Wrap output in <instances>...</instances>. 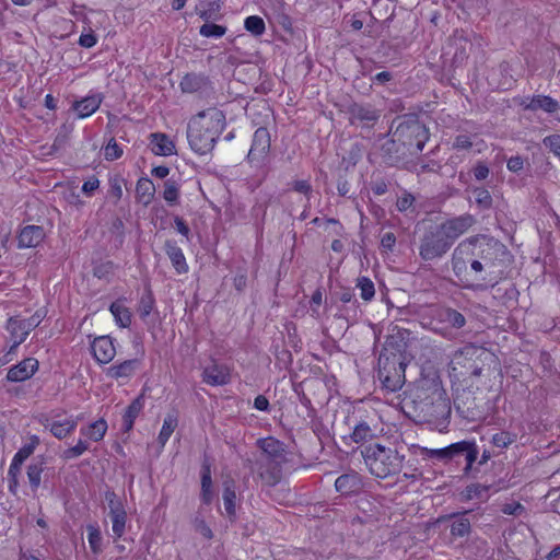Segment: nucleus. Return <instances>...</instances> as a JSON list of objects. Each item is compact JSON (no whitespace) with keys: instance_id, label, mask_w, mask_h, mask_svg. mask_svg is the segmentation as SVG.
I'll use <instances>...</instances> for the list:
<instances>
[{"instance_id":"52","label":"nucleus","mask_w":560,"mask_h":560,"mask_svg":"<svg viewBox=\"0 0 560 560\" xmlns=\"http://www.w3.org/2000/svg\"><path fill=\"white\" fill-rule=\"evenodd\" d=\"M413 197L409 194H406L397 200V208L399 211H406L411 207Z\"/></svg>"},{"instance_id":"59","label":"nucleus","mask_w":560,"mask_h":560,"mask_svg":"<svg viewBox=\"0 0 560 560\" xmlns=\"http://www.w3.org/2000/svg\"><path fill=\"white\" fill-rule=\"evenodd\" d=\"M417 136L421 138L417 143V149L418 151H422L424 143L429 138L427 129L424 127L419 128V132L417 133Z\"/></svg>"},{"instance_id":"39","label":"nucleus","mask_w":560,"mask_h":560,"mask_svg":"<svg viewBox=\"0 0 560 560\" xmlns=\"http://www.w3.org/2000/svg\"><path fill=\"white\" fill-rule=\"evenodd\" d=\"M43 467L42 464H34L27 468V478L32 488L37 489L40 485Z\"/></svg>"},{"instance_id":"5","label":"nucleus","mask_w":560,"mask_h":560,"mask_svg":"<svg viewBox=\"0 0 560 560\" xmlns=\"http://www.w3.org/2000/svg\"><path fill=\"white\" fill-rule=\"evenodd\" d=\"M45 316L46 312L38 310L27 319L15 316L8 320L7 330L10 334V341L12 342L11 351L26 339L31 330L37 327Z\"/></svg>"},{"instance_id":"36","label":"nucleus","mask_w":560,"mask_h":560,"mask_svg":"<svg viewBox=\"0 0 560 560\" xmlns=\"http://www.w3.org/2000/svg\"><path fill=\"white\" fill-rule=\"evenodd\" d=\"M200 35L203 37H222L226 33V28L222 25L206 23L200 27Z\"/></svg>"},{"instance_id":"64","label":"nucleus","mask_w":560,"mask_h":560,"mask_svg":"<svg viewBox=\"0 0 560 560\" xmlns=\"http://www.w3.org/2000/svg\"><path fill=\"white\" fill-rule=\"evenodd\" d=\"M560 557V546L555 547L547 556L548 560Z\"/></svg>"},{"instance_id":"10","label":"nucleus","mask_w":560,"mask_h":560,"mask_svg":"<svg viewBox=\"0 0 560 560\" xmlns=\"http://www.w3.org/2000/svg\"><path fill=\"white\" fill-rule=\"evenodd\" d=\"M112 530L115 538H120L126 529L127 512L114 493L107 495Z\"/></svg>"},{"instance_id":"32","label":"nucleus","mask_w":560,"mask_h":560,"mask_svg":"<svg viewBox=\"0 0 560 560\" xmlns=\"http://www.w3.org/2000/svg\"><path fill=\"white\" fill-rule=\"evenodd\" d=\"M375 436V430H373L368 423H358L351 433V439L355 443H364L372 440Z\"/></svg>"},{"instance_id":"53","label":"nucleus","mask_w":560,"mask_h":560,"mask_svg":"<svg viewBox=\"0 0 560 560\" xmlns=\"http://www.w3.org/2000/svg\"><path fill=\"white\" fill-rule=\"evenodd\" d=\"M487 489L481 487L480 485H471L466 489V497L468 499L481 497L482 492H486Z\"/></svg>"},{"instance_id":"16","label":"nucleus","mask_w":560,"mask_h":560,"mask_svg":"<svg viewBox=\"0 0 560 560\" xmlns=\"http://www.w3.org/2000/svg\"><path fill=\"white\" fill-rule=\"evenodd\" d=\"M362 487V478L354 471L341 475L335 481L336 490L343 495L357 494L361 491Z\"/></svg>"},{"instance_id":"15","label":"nucleus","mask_w":560,"mask_h":560,"mask_svg":"<svg viewBox=\"0 0 560 560\" xmlns=\"http://www.w3.org/2000/svg\"><path fill=\"white\" fill-rule=\"evenodd\" d=\"M202 378L212 386L225 385L231 380V371L226 365L213 363L203 370Z\"/></svg>"},{"instance_id":"2","label":"nucleus","mask_w":560,"mask_h":560,"mask_svg":"<svg viewBox=\"0 0 560 560\" xmlns=\"http://www.w3.org/2000/svg\"><path fill=\"white\" fill-rule=\"evenodd\" d=\"M370 472L377 478H386L398 472L405 456L397 450L381 444H370L361 452Z\"/></svg>"},{"instance_id":"21","label":"nucleus","mask_w":560,"mask_h":560,"mask_svg":"<svg viewBox=\"0 0 560 560\" xmlns=\"http://www.w3.org/2000/svg\"><path fill=\"white\" fill-rule=\"evenodd\" d=\"M109 311L116 325L120 328H128L131 325L132 314L126 305L125 300H117L113 302L109 306Z\"/></svg>"},{"instance_id":"61","label":"nucleus","mask_w":560,"mask_h":560,"mask_svg":"<svg viewBox=\"0 0 560 560\" xmlns=\"http://www.w3.org/2000/svg\"><path fill=\"white\" fill-rule=\"evenodd\" d=\"M170 173L166 166H156L152 170V174L158 178H165Z\"/></svg>"},{"instance_id":"47","label":"nucleus","mask_w":560,"mask_h":560,"mask_svg":"<svg viewBox=\"0 0 560 560\" xmlns=\"http://www.w3.org/2000/svg\"><path fill=\"white\" fill-rule=\"evenodd\" d=\"M195 529L197 533H199L206 539L212 538V530L203 520H201V518L195 520Z\"/></svg>"},{"instance_id":"45","label":"nucleus","mask_w":560,"mask_h":560,"mask_svg":"<svg viewBox=\"0 0 560 560\" xmlns=\"http://www.w3.org/2000/svg\"><path fill=\"white\" fill-rule=\"evenodd\" d=\"M153 308V299L149 294L147 296H143L139 303L138 313L140 317L145 318L150 315L151 311Z\"/></svg>"},{"instance_id":"9","label":"nucleus","mask_w":560,"mask_h":560,"mask_svg":"<svg viewBox=\"0 0 560 560\" xmlns=\"http://www.w3.org/2000/svg\"><path fill=\"white\" fill-rule=\"evenodd\" d=\"M45 429L58 440H63L71 435L78 427V419L73 416H55L46 419Z\"/></svg>"},{"instance_id":"11","label":"nucleus","mask_w":560,"mask_h":560,"mask_svg":"<svg viewBox=\"0 0 560 560\" xmlns=\"http://www.w3.org/2000/svg\"><path fill=\"white\" fill-rule=\"evenodd\" d=\"M270 149V135L266 128H258L253 137L248 161L259 164L265 161Z\"/></svg>"},{"instance_id":"35","label":"nucleus","mask_w":560,"mask_h":560,"mask_svg":"<svg viewBox=\"0 0 560 560\" xmlns=\"http://www.w3.org/2000/svg\"><path fill=\"white\" fill-rule=\"evenodd\" d=\"M244 27L255 36H260L266 30L264 20L258 15L247 16L244 21Z\"/></svg>"},{"instance_id":"19","label":"nucleus","mask_w":560,"mask_h":560,"mask_svg":"<svg viewBox=\"0 0 560 560\" xmlns=\"http://www.w3.org/2000/svg\"><path fill=\"white\" fill-rule=\"evenodd\" d=\"M522 105L526 109H530V110L541 109L549 114L555 113L560 108L559 103L556 100H553L552 97L547 96V95H536V96H533L532 98H526L525 101H523Z\"/></svg>"},{"instance_id":"31","label":"nucleus","mask_w":560,"mask_h":560,"mask_svg":"<svg viewBox=\"0 0 560 560\" xmlns=\"http://www.w3.org/2000/svg\"><path fill=\"white\" fill-rule=\"evenodd\" d=\"M177 423L178 421L175 415H167L164 418L163 425L158 438L161 447H164V445L173 434L174 430L176 429Z\"/></svg>"},{"instance_id":"57","label":"nucleus","mask_w":560,"mask_h":560,"mask_svg":"<svg viewBox=\"0 0 560 560\" xmlns=\"http://www.w3.org/2000/svg\"><path fill=\"white\" fill-rule=\"evenodd\" d=\"M474 175L479 180L485 179L489 175V168L483 164H479L475 167Z\"/></svg>"},{"instance_id":"3","label":"nucleus","mask_w":560,"mask_h":560,"mask_svg":"<svg viewBox=\"0 0 560 560\" xmlns=\"http://www.w3.org/2000/svg\"><path fill=\"white\" fill-rule=\"evenodd\" d=\"M262 456L259 459V475L266 485H276L280 479V465L285 459L283 445L273 438L259 440Z\"/></svg>"},{"instance_id":"8","label":"nucleus","mask_w":560,"mask_h":560,"mask_svg":"<svg viewBox=\"0 0 560 560\" xmlns=\"http://www.w3.org/2000/svg\"><path fill=\"white\" fill-rule=\"evenodd\" d=\"M463 452H467V462L469 465L476 460L477 451L474 447V444L466 442V441L454 443L444 448H438V450L422 448V454H425L429 457H436V458H451L455 454L463 453Z\"/></svg>"},{"instance_id":"49","label":"nucleus","mask_w":560,"mask_h":560,"mask_svg":"<svg viewBox=\"0 0 560 560\" xmlns=\"http://www.w3.org/2000/svg\"><path fill=\"white\" fill-rule=\"evenodd\" d=\"M524 511V506L517 502L506 503L502 508V512L508 515H518Z\"/></svg>"},{"instance_id":"33","label":"nucleus","mask_w":560,"mask_h":560,"mask_svg":"<svg viewBox=\"0 0 560 560\" xmlns=\"http://www.w3.org/2000/svg\"><path fill=\"white\" fill-rule=\"evenodd\" d=\"M88 541L93 553L98 555L103 550V537L97 525L90 524L86 527Z\"/></svg>"},{"instance_id":"44","label":"nucleus","mask_w":560,"mask_h":560,"mask_svg":"<svg viewBox=\"0 0 560 560\" xmlns=\"http://www.w3.org/2000/svg\"><path fill=\"white\" fill-rule=\"evenodd\" d=\"M445 320L456 328H460L465 325V317L453 310H447L445 312Z\"/></svg>"},{"instance_id":"27","label":"nucleus","mask_w":560,"mask_h":560,"mask_svg":"<svg viewBox=\"0 0 560 560\" xmlns=\"http://www.w3.org/2000/svg\"><path fill=\"white\" fill-rule=\"evenodd\" d=\"M138 365V360H127L120 364L112 365L107 370V375L113 378L129 377L135 373Z\"/></svg>"},{"instance_id":"6","label":"nucleus","mask_w":560,"mask_h":560,"mask_svg":"<svg viewBox=\"0 0 560 560\" xmlns=\"http://www.w3.org/2000/svg\"><path fill=\"white\" fill-rule=\"evenodd\" d=\"M480 352L481 349L476 346H465L454 354L452 359V370L457 371L458 368L465 369V371L458 372L463 376L479 375L480 368L475 364L474 358H477Z\"/></svg>"},{"instance_id":"24","label":"nucleus","mask_w":560,"mask_h":560,"mask_svg":"<svg viewBox=\"0 0 560 560\" xmlns=\"http://www.w3.org/2000/svg\"><path fill=\"white\" fill-rule=\"evenodd\" d=\"M166 254L179 275L188 272V265L183 250L172 242L166 243Z\"/></svg>"},{"instance_id":"20","label":"nucleus","mask_w":560,"mask_h":560,"mask_svg":"<svg viewBox=\"0 0 560 560\" xmlns=\"http://www.w3.org/2000/svg\"><path fill=\"white\" fill-rule=\"evenodd\" d=\"M39 444V439L37 436H32L30 443L25 444L23 447H21L18 453L14 455L12 463L9 468V474L13 477L20 471V468L24 460L28 458L33 452L35 451L36 446Z\"/></svg>"},{"instance_id":"56","label":"nucleus","mask_w":560,"mask_h":560,"mask_svg":"<svg viewBox=\"0 0 560 560\" xmlns=\"http://www.w3.org/2000/svg\"><path fill=\"white\" fill-rule=\"evenodd\" d=\"M454 147L457 149H468L471 147V141L467 136H458L455 139Z\"/></svg>"},{"instance_id":"23","label":"nucleus","mask_w":560,"mask_h":560,"mask_svg":"<svg viewBox=\"0 0 560 560\" xmlns=\"http://www.w3.org/2000/svg\"><path fill=\"white\" fill-rule=\"evenodd\" d=\"M108 425L105 419L101 418L90 424L80 429V434L86 440L92 442H100L104 439Z\"/></svg>"},{"instance_id":"30","label":"nucleus","mask_w":560,"mask_h":560,"mask_svg":"<svg viewBox=\"0 0 560 560\" xmlns=\"http://www.w3.org/2000/svg\"><path fill=\"white\" fill-rule=\"evenodd\" d=\"M143 408V399L142 397L136 398L126 409L122 422L126 431L131 430L133 427L135 420L139 416Z\"/></svg>"},{"instance_id":"17","label":"nucleus","mask_w":560,"mask_h":560,"mask_svg":"<svg viewBox=\"0 0 560 560\" xmlns=\"http://www.w3.org/2000/svg\"><path fill=\"white\" fill-rule=\"evenodd\" d=\"M45 231L38 225L24 226L18 237L20 248H33L38 246L45 238Z\"/></svg>"},{"instance_id":"48","label":"nucleus","mask_w":560,"mask_h":560,"mask_svg":"<svg viewBox=\"0 0 560 560\" xmlns=\"http://www.w3.org/2000/svg\"><path fill=\"white\" fill-rule=\"evenodd\" d=\"M96 43H97V38L92 32L86 33V34H81V36L79 37V44L85 48H91V47L95 46Z\"/></svg>"},{"instance_id":"14","label":"nucleus","mask_w":560,"mask_h":560,"mask_svg":"<svg viewBox=\"0 0 560 560\" xmlns=\"http://www.w3.org/2000/svg\"><path fill=\"white\" fill-rule=\"evenodd\" d=\"M91 351L94 359L100 364L109 363L116 355L114 341L108 336H100L95 338L91 345Z\"/></svg>"},{"instance_id":"12","label":"nucleus","mask_w":560,"mask_h":560,"mask_svg":"<svg viewBox=\"0 0 560 560\" xmlns=\"http://www.w3.org/2000/svg\"><path fill=\"white\" fill-rule=\"evenodd\" d=\"M475 223V219L470 214L462 215L443 223L439 230L445 236L450 244L464 234L472 224Z\"/></svg>"},{"instance_id":"29","label":"nucleus","mask_w":560,"mask_h":560,"mask_svg":"<svg viewBox=\"0 0 560 560\" xmlns=\"http://www.w3.org/2000/svg\"><path fill=\"white\" fill-rule=\"evenodd\" d=\"M136 191L139 200L149 205L154 197L155 186L151 179L142 177L137 183Z\"/></svg>"},{"instance_id":"40","label":"nucleus","mask_w":560,"mask_h":560,"mask_svg":"<svg viewBox=\"0 0 560 560\" xmlns=\"http://www.w3.org/2000/svg\"><path fill=\"white\" fill-rule=\"evenodd\" d=\"M515 439H516L515 434H512L510 432H500V433H495L492 436V443L497 447L504 448V447H508L509 445H511L515 441Z\"/></svg>"},{"instance_id":"62","label":"nucleus","mask_w":560,"mask_h":560,"mask_svg":"<svg viewBox=\"0 0 560 560\" xmlns=\"http://www.w3.org/2000/svg\"><path fill=\"white\" fill-rule=\"evenodd\" d=\"M395 244V237L392 233H387L382 237V245L386 248H392Z\"/></svg>"},{"instance_id":"38","label":"nucleus","mask_w":560,"mask_h":560,"mask_svg":"<svg viewBox=\"0 0 560 560\" xmlns=\"http://www.w3.org/2000/svg\"><path fill=\"white\" fill-rule=\"evenodd\" d=\"M470 523L465 517H457L453 521L451 525V533L454 536H465L469 533Z\"/></svg>"},{"instance_id":"63","label":"nucleus","mask_w":560,"mask_h":560,"mask_svg":"<svg viewBox=\"0 0 560 560\" xmlns=\"http://www.w3.org/2000/svg\"><path fill=\"white\" fill-rule=\"evenodd\" d=\"M469 264H470V269L476 273L481 272L483 269L481 261H479L478 259H475L474 257L471 258Z\"/></svg>"},{"instance_id":"13","label":"nucleus","mask_w":560,"mask_h":560,"mask_svg":"<svg viewBox=\"0 0 560 560\" xmlns=\"http://www.w3.org/2000/svg\"><path fill=\"white\" fill-rule=\"evenodd\" d=\"M38 366L37 359L26 358L9 369L7 380L14 383L30 380L37 372Z\"/></svg>"},{"instance_id":"55","label":"nucleus","mask_w":560,"mask_h":560,"mask_svg":"<svg viewBox=\"0 0 560 560\" xmlns=\"http://www.w3.org/2000/svg\"><path fill=\"white\" fill-rule=\"evenodd\" d=\"M100 186V180L97 178H90L83 183L82 191L85 194H91L96 190Z\"/></svg>"},{"instance_id":"60","label":"nucleus","mask_w":560,"mask_h":560,"mask_svg":"<svg viewBox=\"0 0 560 560\" xmlns=\"http://www.w3.org/2000/svg\"><path fill=\"white\" fill-rule=\"evenodd\" d=\"M294 189L302 194H307L311 190V186L306 180H298L294 184Z\"/></svg>"},{"instance_id":"28","label":"nucleus","mask_w":560,"mask_h":560,"mask_svg":"<svg viewBox=\"0 0 560 560\" xmlns=\"http://www.w3.org/2000/svg\"><path fill=\"white\" fill-rule=\"evenodd\" d=\"M201 501L205 504H210L214 498V490L212 487L211 470L208 465H205L201 470Z\"/></svg>"},{"instance_id":"25","label":"nucleus","mask_w":560,"mask_h":560,"mask_svg":"<svg viewBox=\"0 0 560 560\" xmlns=\"http://www.w3.org/2000/svg\"><path fill=\"white\" fill-rule=\"evenodd\" d=\"M222 500L225 515L231 521H234L236 517V492L235 486L232 482L224 483Z\"/></svg>"},{"instance_id":"22","label":"nucleus","mask_w":560,"mask_h":560,"mask_svg":"<svg viewBox=\"0 0 560 560\" xmlns=\"http://www.w3.org/2000/svg\"><path fill=\"white\" fill-rule=\"evenodd\" d=\"M150 144L155 155L168 156L175 153L174 142L164 133H152Z\"/></svg>"},{"instance_id":"41","label":"nucleus","mask_w":560,"mask_h":560,"mask_svg":"<svg viewBox=\"0 0 560 560\" xmlns=\"http://www.w3.org/2000/svg\"><path fill=\"white\" fill-rule=\"evenodd\" d=\"M178 197H179L178 186L174 182H171V180L165 182L163 198L168 203H175L177 201Z\"/></svg>"},{"instance_id":"4","label":"nucleus","mask_w":560,"mask_h":560,"mask_svg":"<svg viewBox=\"0 0 560 560\" xmlns=\"http://www.w3.org/2000/svg\"><path fill=\"white\" fill-rule=\"evenodd\" d=\"M490 242L486 237H475L462 242L454 250L453 254V270L456 276L460 277L467 270V264L470 262L472 257H483L485 246H489Z\"/></svg>"},{"instance_id":"18","label":"nucleus","mask_w":560,"mask_h":560,"mask_svg":"<svg viewBox=\"0 0 560 560\" xmlns=\"http://www.w3.org/2000/svg\"><path fill=\"white\" fill-rule=\"evenodd\" d=\"M102 102L103 95L101 93H93L75 102L73 109L77 112L79 118H86L100 108Z\"/></svg>"},{"instance_id":"50","label":"nucleus","mask_w":560,"mask_h":560,"mask_svg":"<svg viewBox=\"0 0 560 560\" xmlns=\"http://www.w3.org/2000/svg\"><path fill=\"white\" fill-rule=\"evenodd\" d=\"M109 196L115 198L116 200L120 199L122 196V187L118 179H114L110 182L109 186Z\"/></svg>"},{"instance_id":"58","label":"nucleus","mask_w":560,"mask_h":560,"mask_svg":"<svg viewBox=\"0 0 560 560\" xmlns=\"http://www.w3.org/2000/svg\"><path fill=\"white\" fill-rule=\"evenodd\" d=\"M254 406L256 409L265 411L268 409L269 402L265 396H257L254 401Z\"/></svg>"},{"instance_id":"37","label":"nucleus","mask_w":560,"mask_h":560,"mask_svg":"<svg viewBox=\"0 0 560 560\" xmlns=\"http://www.w3.org/2000/svg\"><path fill=\"white\" fill-rule=\"evenodd\" d=\"M89 450V443L85 439H79L77 444L65 451L63 457L66 459H72L81 456Z\"/></svg>"},{"instance_id":"26","label":"nucleus","mask_w":560,"mask_h":560,"mask_svg":"<svg viewBox=\"0 0 560 560\" xmlns=\"http://www.w3.org/2000/svg\"><path fill=\"white\" fill-rule=\"evenodd\" d=\"M208 84L205 75L190 73L186 74L180 81V89L185 93H195L203 90Z\"/></svg>"},{"instance_id":"54","label":"nucleus","mask_w":560,"mask_h":560,"mask_svg":"<svg viewBox=\"0 0 560 560\" xmlns=\"http://www.w3.org/2000/svg\"><path fill=\"white\" fill-rule=\"evenodd\" d=\"M523 165H524V161L521 156H512L509 161H508V168L511 171V172H518L523 168Z\"/></svg>"},{"instance_id":"42","label":"nucleus","mask_w":560,"mask_h":560,"mask_svg":"<svg viewBox=\"0 0 560 560\" xmlns=\"http://www.w3.org/2000/svg\"><path fill=\"white\" fill-rule=\"evenodd\" d=\"M472 197L477 205L481 208H489L491 206V195L487 189L476 188L472 191Z\"/></svg>"},{"instance_id":"7","label":"nucleus","mask_w":560,"mask_h":560,"mask_svg":"<svg viewBox=\"0 0 560 560\" xmlns=\"http://www.w3.org/2000/svg\"><path fill=\"white\" fill-rule=\"evenodd\" d=\"M451 247L450 241L438 229L435 232L425 236L420 248V255L425 260H431L442 256Z\"/></svg>"},{"instance_id":"34","label":"nucleus","mask_w":560,"mask_h":560,"mask_svg":"<svg viewBox=\"0 0 560 560\" xmlns=\"http://www.w3.org/2000/svg\"><path fill=\"white\" fill-rule=\"evenodd\" d=\"M357 289L360 291V298L365 301L370 302L374 299L375 295V287L373 281L368 277H359L357 279L355 283Z\"/></svg>"},{"instance_id":"1","label":"nucleus","mask_w":560,"mask_h":560,"mask_svg":"<svg viewBox=\"0 0 560 560\" xmlns=\"http://www.w3.org/2000/svg\"><path fill=\"white\" fill-rule=\"evenodd\" d=\"M225 128V116L218 108H208L198 113L188 122L187 139L192 151L209 153Z\"/></svg>"},{"instance_id":"46","label":"nucleus","mask_w":560,"mask_h":560,"mask_svg":"<svg viewBox=\"0 0 560 560\" xmlns=\"http://www.w3.org/2000/svg\"><path fill=\"white\" fill-rule=\"evenodd\" d=\"M544 144L550 149V151L560 158V135H553L544 139Z\"/></svg>"},{"instance_id":"51","label":"nucleus","mask_w":560,"mask_h":560,"mask_svg":"<svg viewBox=\"0 0 560 560\" xmlns=\"http://www.w3.org/2000/svg\"><path fill=\"white\" fill-rule=\"evenodd\" d=\"M174 223L177 232L188 240L190 235V230L188 225L185 223V221L182 218L176 217L174 219Z\"/></svg>"},{"instance_id":"43","label":"nucleus","mask_w":560,"mask_h":560,"mask_svg":"<svg viewBox=\"0 0 560 560\" xmlns=\"http://www.w3.org/2000/svg\"><path fill=\"white\" fill-rule=\"evenodd\" d=\"M122 149L118 145L115 140H110L104 148V158L107 161H114L121 156Z\"/></svg>"}]
</instances>
